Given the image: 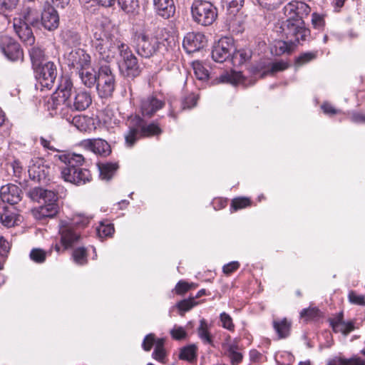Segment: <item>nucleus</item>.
<instances>
[{"mask_svg": "<svg viewBox=\"0 0 365 365\" xmlns=\"http://www.w3.org/2000/svg\"><path fill=\"white\" fill-rule=\"evenodd\" d=\"M93 42L99 66L109 65L126 44L116 37L114 26L107 20L96 26Z\"/></svg>", "mask_w": 365, "mask_h": 365, "instance_id": "obj_1", "label": "nucleus"}, {"mask_svg": "<svg viewBox=\"0 0 365 365\" xmlns=\"http://www.w3.org/2000/svg\"><path fill=\"white\" fill-rule=\"evenodd\" d=\"M55 157L58 158L64 164L61 168V173L65 181L80 186L91 180L92 177L90 171L81 168L84 163V158L82 155L65 153Z\"/></svg>", "mask_w": 365, "mask_h": 365, "instance_id": "obj_2", "label": "nucleus"}, {"mask_svg": "<svg viewBox=\"0 0 365 365\" xmlns=\"http://www.w3.org/2000/svg\"><path fill=\"white\" fill-rule=\"evenodd\" d=\"M78 89L73 87L71 78L68 76H62L59 80L57 89L52 95V109L62 112L64 108L75 111L76 93Z\"/></svg>", "mask_w": 365, "mask_h": 365, "instance_id": "obj_3", "label": "nucleus"}, {"mask_svg": "<svg viewBox=\"0 0 365 365\" xmlns=\"http://www.w3.org/2000/svg\"><path fill=\"white\" fill-rule=\"evenodd\" d=\"M133 43L137 53L145 58L157 55L165 44L157 36L146 32H136L133 36Z\"/></svg>", "mask_w": 365, "mask_h": 365, "instance_id": "obj_4", "label": "nucleus"}, {"mask_svg": "<svg viewBox=\"0 0 365 365\" xmlns=\"http://www.w3.org/2000/svg\"><path fill=\"white\" fill-rule=\"evenodd\" d=\"M192 20L197 24L207 26L212 25L217 17V8L210 1L194 0L191 6Z\"/></svg>", "mask_w": 365, "mask_h": 365, "instance_id": "obj_5", "label": "nucleus"}, {"mask_svg": "<svg viewBox=\"0 0 365 365\" xmlns=\"http://www.w3.org/2000/svg\"><path fill=\"white\" fill-rule=\"evenodd\" d=\"M91 218V217L86 216L84 214L78 213L71 218L70 225L62 226L59 233L61 235V243L64 247V250L72 247L73 244L80 238V235L73 230V227L83 228L89 224Z\"/></svg>", "mask_w": 365, "mask_h": 365, "instance_id": "obj_6", "label": "nucleus"}, {"mask_svg": "<svg viewBox=\"0 0 365 365\" xmlns=\"http://www.w3.org/2000/svg\"><path fill=\"white\" fill-rule=\"evenodd\" d=\"M281 29L286 38L296 46L300 43V41H306L310 34V31L305 27L304 21L300 19L287 17L282 23Z\"/></svg>", "mask_w": 365, "mask_h": 365, "instance_id": "obj_7", "label": "nucleus"}, {"mask_svg": "<svg viewBox=\"0 0 365 365\" xmlns=\"http://www.w3.org/2000/svg\"><path fill=\"white\" fill-rule=\"evenodd\" d=\"M119 56V71L123 76L133 79L140 74L141 69L138 58L128 44L122 46Z\"/></svg>", "mask_w": 365, "mask_h": 365, "instance_id": "obj_8", "label": "nucleus"}, {"mask_svg": "<svg viewBox=\"0 0 365 365\" xmlns=\"http://www.w3.org/2000/svg\"><path fill=\"white\" fill-rule=\"evenodd\" d=\"M96 87L100 98H108L113 96L115 88V78L110 65L99 66Z\"/></svg>", "mask_w": 365, "mask_h": 365, "instance_id": "obj_9", "label": "nucleus"}, {"mask_svg": "<svg viewBox=\"0 0 365 365\" xmlns=\"http://www.w3.org/2000/svg\"><path fill=\"white\" fill-rule=\"evenodd\" d=\"M37 83L35 85L36 90L43 91L45 88L50 90L54 84L57 77V66L52 61L45 62L44 64L34 70Z\"/></svg>", "mask_w": 365, "mask_h": 365, "instance_id": "obj_10", "label": "nucleus"}, {"mask_svg": "<svg viewBox=\"0 0 365 365\" xmlns=\"http://www.w3.org/2000/svg\"><path fill=\"white\" fill-rule=\"evenodd\" d=\"M0 50L11 61H22L24 60V51L21 45L9 36H0Z\"/></svg>", "mask_w": 365, "mask_h": 365, "instance_id": "obj_11", "label": "nucleus"}, {"mask_svg": "<svg viewBox=\"0 0 365 365\" xmlns=\"http://www.w3.org/2000/svg\"><path fill=\"white\" fill-rule=\"evenodd\" d=\"M235 50L233 41L229 37H222L215 42L211 51V57L215 62L231 61V55Z\"/></svg>", "mask_w": 365, "mask_h": 365, "instance_id": "obj_12", "label": "nucleus"}, {"mask_svg": "<svg viewBox=\"0 0 365 365\" xmlns=\"http://www.w3.org/2000/svg\"><path fill=\"white\" fill-rule=\"evenodd\" d=\"M67 64L76 72L90 66L91 56L83 49L76 48L67 56Z\"/></svg>", "mask_w": 365, "mask_h": 365, "instance_id": "obj_13", "label": "nucleus"}, {"mask_svg": "<svg viewBox=\"0 0 365 365\" xmlns=\"http://www.w3.org/2000/svg\"><path fill=\"white\" fill-rule=\"evenodd\" d=\"M165 105V101L154 94L141 98L140 109L143 117L151 118Z\"/></svg>", "mask_w": 365, "mask_h": 365, "instance_id": "obj_14", "label": "nucleus"}, {"mask_svg": "<svg viewBox=\"0 0 365 365\" xmlns=\"http://www.w3.org/2000/svg\"><path fill=\"white\" fill-rule=\"evenodd\" d=\"M27 195L33 202L43 203V205H56V202L58 200V195L55 192L41 187L31 189Z\"/></svg>", "mask_w": 365, "mask_h": 365, "instance_id": "obj_15", "label": "nucleus"}, {"mask_svg": "<svg viewBox=\"0 0 365 365\" xmlns=\"http://www.w3.org/2000/svg\"><path fill=\"white\" fill-rule=\"evenodd\" d=\"M25 3H33V6H25L22 11L21 21L31 26L34 28H40V2L38 0L28 1L24 0Z\"/></svg>", "mask_w": 365, "mask_h": 365, "instance_id": "obj_16", "label": "nucleus"}, {"mask_svg": "<svg viewBox=\"0 0 365 365\" xmlns=\"http://www.w3.org/2000/svg\"><path fill=\"white\" fill-rule=\"evenodd\" d=\"M206 43L207 39L204 34L200 32H190L185 36L182 46L187 53H191L203 48Z\"/></svg>", "mask_w": 365, "mask_h": 365, "instance_id": "obj_17", "label": "nucleus"}, {"mask_svg": "<svg viewBox=\"0 0 365 365\" xmlns=\"http://www.w3.org/2000/svg\"><path fill=\"white\" fill-rule=\"evenodd\" d=\"M22 195L21 189L14 184L9 183L0 188V199L9 205H17L21 200Z\"/></svg>", "mask_w": 365, "mask_h": 365, "instance_id": "obj_18", "label": "nucleus"}, {"mask_svg": "<svg viewBox=\"0 0 365 365\" xmlns=\"http://www.w3.org/2000/svg\"><path fill=\"white\" fill-rule=\"evenodd\" d=\"M81 146L101 156L106 157L111 153L110 145L101 138L83 140L81 142Z\"/></svg>", "mask_w": 365, "mask_h": 365, "instance_id": "obj_19", "label": "nucleus"}, {"mask_svg": "<svg viewBox=\"0 0 365 365\" xmlns=\"http://www.w3.org/2000/svg\"><path fill=\"white\" fill-rule=\"evenodd\" d=\"M59 26V16L54 6L48 5L41 14L40 26L52 31Z\"/></svg>", "mask_w": 365, "mask_h": 365, "instance_id": "obj_20", "label": "nucleus"}, {"mask_svg": "<svg viewBox=\"0 0 365 365\" xmlns=\"http://www.w3.org/2000/svg\"><path fill=\"white\" fill-rule=\"evenodd\" d=\"M283 11L284 15L288 18L303 20L304 16L309 14L311 9L302 1H292L284 7Z\"/></svg>", "mask_w": 365, "mask_h": 365, "instance_id": "obj_21", "label": "nucleus"}, {"mask_svg": "<svg viewBox=\"0 0 365 365\" xmlns=\"http://www.w3.org/2000/svg\"><path fill=\"white\" fill-rule=\"evenodd\" d=\"M135 118L143 138L158 137L162 134L163 130L157 122L146 123L140 116L135 115Z\"/></svg>", "mask_w": 365, "mask_h": 365, "instance_id": "obj_22", "label": "nucleus"}, {"mask_svg": "<svg viewBox=\"0 0 365 365\" xmlns=\"http://www.w3.org/2000/svg\"><path fill=\"white\" fill-rule=\"evenodd\" d=\"M155 13L165 19L173 17L175 13V5L173 0H153Z\"/></svg>", "mask_w": 365, "mask_h": 365, "instance_id": "obj_23", "label": "nucleus"}, {"mask_svg": "<svg viewBox=\"0 0 365 365\" xmlns=\"http://www.w3.org/2000/svg\"><path fill=\"white\" fill-rule=\"evenodd\" d=\"M31 26L19 20V23H14V28L19 38L25 44L32 46L35 42V36L31 28Z\"/></svg>", "mask_w": 365, "mask_h": 365, "instance_id": "obj_24", "label": "nucleus"}, {"mask_svg": "<svg viewBox=\"0 0 365 365\" xmlns=\"http://www.w3.org/2000/svg\"><path fill=\"white\" fill-rule=\"evenodd\" d=\"M30 179L38 183H46L49 180V167L44 165H33L29 167Z\"/></svg>", "mask_w": 365, "mask_h": 365, "instance_id": "obj_25", "label": "nucleus"}, {"mask_svg": "<svg viewBox=\"0 0 365 365\" xmlns=\"http://www.w3.org/2000/svg\"><path fill=\"white\" fill-rule=\"evenodd\" d=\"M125 145L128 148H132L138 140L143 138L141 132L137 125V121L134 118L128 127V130L124 135Z\"/></svg>", "mask_w": 365, "mask_h": 365, "instance_id": "obj_26", "label": "nucleus"}, {"mask_svg": "<svg viewBox=\"0 0 365 365\" xmlns=\"http://www.w3.org/2000/svg\"><path fill=\"white\" fill-rule=\"evenodd\" d=\"M76 108L75 111H83L92 103L91 93L83 89H78L76 93Z\"/></svg>", "mask_w": 365, "mask_h": 365, "instance_id": "obj_27", "label": "nucleus"}, {"mask_svg": "<svg viewBox=\"0 0 365 365\" xmlns=\"http://www.w3.org/2000/svg\"><path fill=\"white\" fill-rule=\"evenodd\" d=\"M197 346L195 344L184 346L180 349L178 358L189 363H195L197 359Z\"/></svg>", "mask_w": 365, "mask_h": 365, "instance_id": "obj_28", "label": "nucleus"}, {"mask_svg": "<svg viewBox=\"0 0 365 365\" xmlns=\"http://www.w3.org/2000/svg\"><path fill=\"white\" fill-rule=\"evenodd\" d=\"M60 207H34L32 214L37 220L53 218L59 212Z\"/></svg>", "mask_w": 365, "mask_h": 365, "instance_id": "obj_29", "label": "nucleus"}, {"mask_svg": "<svg viewBox=\"0 0 365 365\" xmlns=\"http://www.w3.org/2000/svg\"><path fill=\"white\" fill-rule=\"evenodd\" d=\"M78 73L82 83L85 86L89 88L96 86L98 81V73L93 69H90V66L79 71Z\"/></svg>", "mask_w": 365, "mask_h": 365, "instance_id": "obj_30", "label": "nucleus"}, {"mask_svg": "<svg viewBox=\"0 0 365 365\" xmlns=\"http://www.w3.org/2000/svg\"><path fill=\"white\" fill-rule=\"evenodd\" d=\"M252 57V51L248 48L236 50L231 55V62L235 66H239L249 61Z\"/></svg>", "mask_w": 365, "mask_h": 365, "instance_id": "obj_31", "label": "nucleus"}, {"mask_svg": "<svg viewBox=\"0 0 365 365\" xmlns=\"http://www.w3.org/2000/svg\"><path fill=\"white\" fill-rule=\"evenodd\" d=\"M204 295H206V290L205 289H202L198 291V292L195 297H190L188 299H185L178 302L176 307L179 309V311L182 312L181 314L182 315L184 312L190 310L193 307H195L197 304L195 299Z\"/></svg>", "mask_w": 365, "mask_h": 365, "instance_id": "obj_32", "label": "nucleus"}, {"mask_svg": "<svg viewBox=\"0 0 365 365\" xmlns=\"http://www.w3.org/2000/svg\"><path fill=\"white\" fill-rule=\"evenodd\" d=\"M29 52L34 70H35V68L37 67L44 64L46 56L44 51L41 47L34 46L31 49H29Z\"/></svg>", "mask_w": 365, "mask_h": 365, "instance_id": "obj_33", "label": "nucleus"}, {"mask_svg": "<svg viewBox=\"0 0 365 365\" xmlns=\"http://www.w3.org/2000/svg\"><path fill=\"white\" fill-rule=\"evenodd\" d=\"M3 212L0 213V222L6 227H11L17 224V214L9 210V207H3Z\"/></svg>", "mask_w": 365, "mask_h": 365, "instance_id": "obj_34", "label": "nucleus"}, {"mask_svg": "<svg viewBox=\"0 0 365 365\" xmlns=\"http://www.w3.org/2000/svg\"><path fill=\"white\" fill-rule=\"evenodd\" d=\"M197 332L199 338L203 341L204 344L213 345V339L208 329V324L205 319L200 321V326L197 329Z\"/></svg>", "mask_w": 365, "mask_h": 365, "instance_id": "obj_35", "label": "nucleus"}, {"mask_svg": "<svg viewBox=\"0 0 365 365\" xmlns=\"http://www.w3.org/2000/svg\"><path fill=\"white\" fill-rule=\"evenodd\" d=\"M273 327L277 333L279 338L284 339L289 335L291 323L284 318L280 321H274Z\"/></svg>", "mask_w": 365, "mask_h": 365, "instance_id": "obj_36", "label": "nucleus"}, {"mask_svg": "<svg viewBox=\"0 0 365 365\" xmlns=\"http://www.w3.org/2000/svg\"><path fill=\"white\" fill-rule=\"evenodd\" d=\"M118 168L117 163H107L99 165L100 177L102 180H110Z\"/></svg>", "mask_w": 365, "mask_h": 365, "instance_id": "obj_37", "label": "nucleus"}, {"mask_svg": "<svg viewBox=\"0 0 365 365\" xmlns=\"http://www.w3.org/2000/svg\"><path fill=\"white\" fill-rule=\"evenodd\" d=\"M295 46V44L291 43L287 39V41H279L274 45L275 54L279 56L284 53H290Z\"/></svg>", "mask_w": 365, "mask_h": 365, "instance_id": "obj_38", "label": "nucleus"}, {"mask_svg": "<svg viewBox=\"0 0 365 365\" xmlns=\"http://www.w3.org/2000/svg\"><path fill=\"white\" fill-rule=\"evenodd\" d=\"M327 365H365V360L359 356H353L350 359L339 358L328 362Z\"/></svg>", "mask_w": 365, "mask_h": 365, "instance_id": "obj_39", "label": "nucleus"}, {"mask_svg": "<svg viewBox=\"0 0 365 365\" xmlns=\"http://www.w3.org/2000/svg\"><path fill=\"white\" fill-rule=\"evenodd\" d=\"M120 9L127 14L135 13L139 8L138 0H118Z\"/></svg>", "mask_w": 365, "mask_h": 365, "instance_id": "obj_40", "label": "nucleus"}, {"mask_svg": "<svg viewBox=\"0 0 365 365\" xmlns=\"http://www.w3.org/2000/svg\"><path fill=\"white\" fill-rule=\"evenodd\" d=\"M287 68L288 64L282 61L272 63L267 71H263L260 74V77L264 78L268 74H274V73L282 71Z\"/></svg>", "mask_w": 365, "mask_h": 365, "instance_id": "obj_41", "label": "nucleus"}, {"mask_svg": "<svg viewBox=\"0 0 365 365\" xmlns=\"http://www.w3.org/2000/svg\"><path fill=\"white\" fill-rule=\"evenodd\" d=\"M193 70L196 78L200 81L209 79L210 73L208 70L200 62L193 63Z\"/></svg>", "mask_w": 365, "mask_h": 365, "instance_id": "obj_42", "label": "nucleus"}, {"mask_svg": "<svg viewBox=\"0 0 365 365\" xmlns=\"http://www.w3.org/2000/svg\"><path fill=\"white\" fill-rule=\"evenodd\" d=\"M67 121L74 125L78 130L84 131L86 130V118L85 116L76 115L66 118Z\"/></svg>", "mask_w": 365, "mask_h": 365, "instance_id": "obj_43", "label": "nucleus"}, {"mask_svg": "<svg viewBox=\"0 0 365 365\" xmlns=\"http://www.w3.org/2000/svg\"><path fill=\"white\" fill-rule=\"evenodd\" d=\"M73 258L78 264H84L87 262V252L83 247H78L73 252Z\"/></svg>", "mask_w": 365, "mask_h": 365, "instance_id": "obj_44", "label": "nucleus"}, {"mask_svg": "<svg viewBox=\"0 0 365 365\" xmlns=\"http://www.w3.org/2000/svg\"><path fill=\"white\" fill-rule=\"evenodd\" d=\"M198 96L193 93H189L182 99V108L190 109L197 105Z\"/></svg>", "mask_w": 365, "mask_h": 365, "instance_id": "obj_45", "label": "nucleus"}, {"mask_svg": "<svg viewBox=\"0 0 365 365\" xmlns=\"http://www.w3.org/2000/svg\"><path fill=\"white\" fill-rule=\"evenodd\" d=\"M163 345L164 340L162 339H158V341L156 342V346L153 352V357L159 361H163L165 356V352L163 348Z\"/></svg>", "mask_w": 365, "mask_h": 365, "instance_id": "obj_46", "label": "nucleus"}, {"mask_svg": "<svg viewBox=\"0 0 365 365\" xmlns=\"http://www.w3.org/2000/svg\"><path fill=\"white\" fill-rule=\"evenodd\" d=\"M259 5L268 11L277 9L284 0H257Z\"/></svg>", "mask_w": 365, "mask_h": 365, "instance_id": "obj_47", "label": "nucleus"}, {"mask_svg": "<svg viewBox=\"0 0 365 365\" xmlns=\"http://www.w3.org/2000/svg\"><path fill=\"white\" fill-rule=\"evenodd\" d=\"M316 57V54L312 52H307L302 53L300 56H299L296 60H295V66L296 67H300L313 59H314Z\"/></svg>", "mask_w": 365, "mask_h": 365, "instance_id": "obj_48", "label": "nucleus"}, {"mask_svg": "<svg viewBox=\"0 0 365 365\" xmlns=\"http://www.w3.org/2000/svg\"><path fill=\"white\" fill-rule=\"evenodd\" d=\"M170 334L175 340H182L187 337V332L182 327L175 325L170 330Z\"/></svg>", "mask_w": 365, "mask_h": 365, "instance_id": "obj_49", "label": "nucleus"}, {"mask_svg": "<svg viewBox=\"0 0 365 365\" xmlns=\"http://www.w3.org/2000/svg\"><path fill=\"white\" fill-rule=\"evenodd\" d=\"M114 227L112 224L105 225L101 223L100 226L97 228V232L101 237H110L114 232Z\"/></svg>", "mask_w": 365, "mask_h": 365, "instance_id": "obj_50", "label": "nucleus"}, {"mask_svg": "<svg viewBox=\"0 0 365 365\" xmlns=\"http://www.w3.org/2000/svg\"><path fill=\"white\" fill-rule=\"evenodd\" d=\"M46 252L38 248L33 249L30 252V258L35 262L42 263L46 260Z\"/></svg>", "mask_w": 365, "mask_h": 365, "instance_id": "obj_51", "label": "nucleus"}, {"mask_svg": "<svg viewBox=\"0 0 365 365\" xmlns=\"http://www.w3.org/2000/svg\"><path fill=\"white\" fill-rule=\"evenodd\" d=\"M320 311L316 307L303 309L300 312L301 317L308 319H314L319 317Z\"/></svg>", "mask_w": 365, "mask_h": 365, "instance_id": "obj_52", "label": "nucleus"}, {"mask_svg": "<svg viewBox=\"0 0 365 365\" xmlns=\"http://www.w3.org/2000/svg\"><path fill=\"white\" fill-rule=\"evenodd\" d=\"M329 324L335 333L339 331V327L345 323L343 312H340L334 319H329Z\"/></svg>", "mask_w": 365, "mask_h": 365, "instance_id": "obj_53", "label": "nucleus"}, {"mask_svg": "<svg viewBox=\"0 0 365 365\" xmlns=\"http://www.w3.org/2000/svg\"><path fill=\"white\" fill-rule=\"evenodd\" d=\"M245 0H225L228 6L230 13L235 14L238 12L243 6Z\"/></svg>", "mask_w": 365, "mask_h": 365, "instance_id": "obj_54", "label": "nucleus"}, {"mask_svg": "<svg viewBox=\"0 0 365 365\" xmlns=\"http://www.w3.org/2000/svg\"><path fill=\"white\" fill-rule=\"evenodd\" d=\"M220 321L222 322L223 328L227 329L230 331L234 330L235 325L232 322V319L228 314L225 312L221 313L220 315Z\"/></svg>", "mask_w": 365, "mask_h": 365, "instance_id": "obj_55", "label": "nucleus"}, {"mask_svg": "<svg viewBox=\"0 0 365 365\" xmlns=\"http://www.w3.org/2000/svg\"><path fill=\"white\" fill-rule=\"evenodd\" d=\"M238 81V74L224 73L218 78L219 83H229L232 84L237 83Z\"/></svg>", "mask_w": 365, "mask_h": 365, "instance_id": "obj_56", "label": "nucleus"}, {"mask_svg": "<svg viewBox=\"0 0 365 365\" xmlns=\"http://www.w3.org/2000/svg\"><path fill=\"white\" fill-rule=\"evenodd\" d=\"M228 352L232 365L237 364L242 360V354L235 351L234 346H230Z\"/></svg>", "mask_w": 365, "mask_h": 365, "instance_id": "obj_57", "label": "nucleus"}, {"mask_svg": "<svg viewBox=\"0 0 365 365\" xmlns=\"http://www.w3.org/2000/svg\"><path fill=\"white\" fill-rule=\"evenodd\" d=\"M192 287H195L193 284H189L185 281H179L175 286V292L178 294H182L190 290Z\"/></svg>", "mask_w": 365, "mask_h": 365, "instance_id": "obj_58", "label": "nucleus"}, {"mask_svg": "<svg viewBox=\"0 0 365 365\" xmlns=\"http://www.w3.org/2000/svg\"><path fill=\"white\" fill-rule=\"evenodd\" d=\"M348 297L351 304L365 306V298L363 295H357L354 291H350Z\"/></svg>", "mask_w": 365, "mask_h": 365, "instance_id": "obj_59", "label": "nucleus"}, {"mask_svg": "<svg viewBox=\"0 0 365 365\" xmlns=\"http://www.w3.org/2000/svg\"><path fill=\"white\" fill-rule=\"evenodd\" d=\"M312 23L315 29H322L324 25V20L322 15L313 13L312 15Z\"/></svg>", "mask_w": 365, "mask_h": 365, "instance_id": "obj_60", "label": "nucleus"}, {"mask_svg": "<svg viewBox=\"0 0 365 365\" xmlns=\"http://www.w3.org/2000/svg\"><path fill=\"white\" fill-rule=\"evenodd\" d=\"M155 340L154 334H149L146 335L142 344L143 349L146 351H150L155 342Z\"/></svg>", "mask_w": 365, "mask_h": 365, "instance_id": "obj_61", "label": "nucleus"}, {"mask_svg": "<svg viewBox=\"0 0 365 365\" xmlns=\"http://www.w3.org/2000/svg\"><path fill=\"white\" fill-rule=\"evenodd\" d=\"M355 329L354 322L349 321L339 327V331L343 335L347 336L351 331Z\"/></svg>", "mask_w": 365, "mask_h": 365, "instance_id": "obj_62", "label": "nucleus"}, {"mask_svg": "<svg viewBox=\"0 0 365 365\" xmlns=\"http://www.w3.org/2000/svg\"><path fill=\"white\" fill-rule=\"evenodd\" d=\"M10 250L9 242L3 237H0V255L6 256Z\"/></svg>", "mask_w": 365, "mask_h": 365, "instance_id": "obj_63", "label": "nucleus"}, {"mask_svg": "<svg viewBox=\"0 0 365 365\" xmlns=\"http://www.w3.org/2000/svg\"><path fill=\"white\" fill-rule=\"evenodd\" d=\"M240 267V264L237 261L231 262L223 266L222 270L223 272L226 274H230L235 270H237Z\"/></svg>", "mask_w": 365, "mask_h": 365, "instance_id": "obj_64", "label": "nucleus"}]
</instances>
